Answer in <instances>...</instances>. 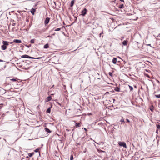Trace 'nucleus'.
I'll use <instances>...</instances> for the list:
<instances>
[{
	"label": "nucleus",
	"mask_w": 160,
	"mask_h": 160,
	"mask_svg": "<svg viewBox=\"0 0 160 160\" xmlns=\"http://www.w3.org/2000/svg\"><path fill=\"white\" fill-rule=\"evenodd\" d=\"M2 43L3 45L1 46V48L3 50H5L7 49V46L9 45V42L7 41H2Z\"/></svg>",
	"instance_id": "1"
},
{
	"label": "nucleus",
	"mask_w": 160,
	"mask_h": 160,
	"mask_svg": "<svg viewBox=\"0 0 160 160\" xmlns=\"http://www.w3.org/2000/svg\"><path fill=\"white\" fill-rule=\"evenodd\" d=\"M22 58H32V59H40L41 58H42V57H38L37 58H35L33 57H31L28 55H23L22 56H21Z\"/></svg>",
	"instance_id": "2"
},
{
	"label": "nucleus",
	"mask_w": 160,
	"mask_h": 160,
	"mask_svg": "<svg viewBox=\"0 0 160 160\" xmlns=\"http://www.w3.org/2000/svg\"><path fill=\"white\" fill-rule=\"evenodd\" d=\"M118 143L120 146H123L126 148H127L126 144L124 142L119 141L118 142Z\"/></svg>",
	"instance_id": "3"
},
{
	"label": "nucleus",
	"mask_w": 160,
	"mask_h": 160,
	"mask_svg": "<svg viewBox=\"0 0 160 160\" xmlns=\"http://www.w3.org/2000/svg\"><path fill=\"white\" fill-rule=\"evenodd\" d=\"M87 9L86 8H84L83 10L82 11L81 15L84 16L87 14Z\"/></svg>",
	"instance_id": "4"
},
{
	"label": "nucleus",
	"mask_w": 160,
	"mask_h": 160,
	"mask_svg": "<svg viewBox=\"0 0 160 160\" xmlns=\"http://www.w3.org/2000/svg\"><path fill=\"white\" fill-rule=\"evenodd\" d=\"M21 42H22V41L20 40L14 39L13 40V42L10 43L12 44L13 42L16 43H21Z\"/></svg>",
	"instance_id": "5"
},
{
	"label": "nucleus",
	"mask_w": 160,
	"mask_h": 160,
	"mask_svg": "<svg viewBox=\"0 0 160 160\" xmlns=\"http://www.w3.org/2000/svg\"><path fill=\"white\" fill-rule=\"evenodd\" d=\"M50 19L48 17L46 18L44 21V24L45 25H47V24L48 23L49 21H50Z\"/></svg>",
	"instance_id": "6"
},
{
	"label": "nucleus",
	"mask_w": 160,
	"mask_h": 160,
	"mask_svg": "<svg viewBox=\"0 0 160 160\" xmlns=\"http://www.w3.org/2000/svg\"><path fill=\"white\" fill-rule=\"evenodd\" d=\"M51 100V96H49L45 100V101L46 102H49V101H50Z\"/></svg>",
	"instance_id": "7"
},
{
	"label": "nucleus",
	"mask_w": 160,
	"mask_h": 160,
	"mask_svg": "<svg viewBox=\"0 0 160 160\" xmlns=\"http://www.w3.org/2000/svg\"><path fill=\"white\" fill-rule=\"evenodd\" d=\"M128 41L127 40H124L122 42V44L124 46H126L127 44V42Z\"/></svg>",
	"instance_id": "8"
},
{
	"label": "nucleus",
	"mask_w": 160,
	"mask_h": 160,
	"mask_svg": "<svg viewBox=\"0 0 160 160\" xmlns=\"http://www.w3.org/2000/svg\"><path fill=\"white\" fill-rule=\"evenodd\" d=\"M112 62L113 63L115 64L117 62V58H114L112 59Z\"/></svg>",
	"instance_id": "9"
},
{
	"label": "nucleus",
	"mask_w": 160,
	"mask_h": 160,
	"mask_svg": "<svg viewBox=\"0 0 160 160\" xmlns=\"http://www.w3.org/2000/svg\"><path fill=\"white\" fill-rule=\"evenodd\" d=\"M2 65H3V67H0V71L4 69L6 67V66L4 64H2Z\"/></svg>",
	"instance_id": "10"
},
{
	"label": "nucleus",
	"mask_w": 160,
	"mask_h": 160,
	"mask_svg": "<svg viewBox=\"0 0 160 160\" xmlns=\"http://www.w3.org/2000/svg\"><path fill=\"white\" fill-rule=\"evenodd\" d=\"M51 107H49L48 108L46 111L47 112L50 113L51 112Z\"/></svg>",
	"instance_id": "11"
},
{
	"label": "nucleus",
	"mask_w": 160,
	"mask_h": 160,
	"mask_svg": "<svg viewBox=\"0 0 160 160\" xmlns=\"http://www.w3.org/2000/svg\"><path fill=\"white\" fill-rule=\"evenodd\" d=\"M34 154V153L32 152V153H28V155L30 157H32Z\"/></svg>",
	"instance_id": "12"
},
{
	"label": "nucleus",
	"mask_w": 160,
	"mask_h": 160,
	"mask_svg": "<svg viewBox=\"0 0 160 160\" xmlns=\"http://www.w3.org/2000/svg\"><path fill=\"white\" fill-rule=\"evenodd\" d=\"M74 0H72V1H71V4H70V6L71 7H72L74 4Z\"/></svg>",
	"instance_id": "13"
},
{
	"label": "nucleus",
	"mask_w": 160,
	"mask_h": 160,
	"mask_svg": "<svg viewBox=\"0 0 160 160\" xmlns=\"http://www.w3.org/2000/svg\"><path fill=\"white\" fill-rule=\"evenodd\" d=\"M45 131L48 132L50 133L51 132V131L50 130V129L48 128H45Z\"/></svg>",
	"instance_id": "14"
},
{
	"label": "nucleus",
	"mask_w": 160,
	"mask_h": 160,
	"mask_svg": "<svg viewBox=\"0 0 160 160\" xmlns=\"http://www.w3.org/2000/svg\"><path fill=\"white\" fill-rule=\"evenodd\" d=\"M49 47V45L48 44H46L44 45L43 48H48Z\"/></svg>",
	"instance_id": "15"
},
{
	"label": "nucleus",
	"mask_w": 160,
	"mask_h": 160,
	"mask_svg": "<svg viewBox=\"0 0 160 160\" xmlns=\"http://www.w3.org/2000/svg\"><path fill=\"white\" fill-rule=\"evenodd\" d=\"M153 108L154 107L153 105L151 106L150 108V109L152 112H153Z\"/></svg>",
	"instance_id": "16"
},
{
	"label": "nucleus",
	"mask_w": 160,
	"mask_h": 160,
	"mask_svg": "<svg viewBox=\"0 0 160 160\" xmlns=\"http://www.w3.org/2000/svg\"><path fill=\"white\" fill-rule=\"evenodd\" d=\"M35 11V9H32V10L31 11V12L33 15H34Z\"/></svg>",
	"instance_id": "17"
},
{
	"label": "nucleus",
	"mask_w": 160,
	"mask_h": 160,
	"mask_svg": "<svg viewBox=\"0 0 160 160\" xmlns=\"http://www.w3.org/2000/svg\"><path fill=\"white\" fill-rule=\"evenodd\" d=\"M156 126L157 128V130L156 132H157V131H158V129H160V125L159 124H157Z\"/></svg>",
	"instance_id": "18"
},
{
	"label": "nucleus",
	"mask_w": 160,
	"mask_h": 160,
	"mask_svg": "<svg viewBox=\"0 0 160 160\" xmlns=\"http://www.w3.org/2000/svg\"><path fill=\"white\" fill-rule=\"evenodd\" d=\"M80 123L79 122H76L75 123V126L76 127H80Z\"/></svg>",
	"instance_id": "19"
},
{
	"label": "nucleus",
	"mask_w": 160,
	"mask_h": 160,
	"mask_svg": "<svg viewBox=\"0 0 160 160\" xmlns=\"http://www.w3.org/2000/svg\"><path fill=\"white\" fill-rule=\"evenodd\" d=\"M35 39H32L31 40L30 42L31 43H34Z\"/></svg>",
	"instance_id": "20"
},
{
	"label": "nucleus",
	"mask_w": 160,
	"mask_h": 160,
	"mask_svg": "<svg viewBox=\"0 0 160 160\" xmlns=\"http://www.w3.org/2000/svg\"><path fill=\"white\" fill-rule=\"evenodd\" d=\"M115 90L117 92H119L120 91V88H118V87H116V88Z\"/></svg>",
	"instance_id": "21"
},
{
	"label": "nucleus",
	"mask_w": 160,
	"mask_h": 160,
	"mask_svg": "<svg viewBox=\"0 0 160 160\" xmlns=\"http://www.w3.org/2000/svg\"><path fill=\"white\" fill-rule=\"evenodd\" d=\"M123 7H124V5L123 4H122L121 5H120L119 7V8H123Z\"/></svg>",
	"instance_id": "22"
},
{
	"label": "nucleus",
	"mask_w": 160,
	"mask_h": 160,
	"mask_svg": "<svg viewBox=\"0 0 160 160\" xmlns=\"http://www.w3.org/2000/svg\"><path fill=\"white\" fill-rule=\"evenodd\" d=\"M34 151L35 152H39V149L37 148V149H36Z\"/></svg>",
	"instance_id": "23"
},
{
	"label": "nucleus",
	"mask_w": 160,
	"mask_h": 160,
	"mask_svg": "<svg viewBox=\"0 0 160 160\" xmlns=\"http://www.w3.org/2000/svg\"><path fill=\"white\" fill-rule=\"evenodd\" d=\"M45 31V30L44 29H42L40 31H38L40 33H41L42 32H43Z\"/></svg>",
	"instance_id": "24"
},
{
	"label": "nucleus",
	"mask_w": 160,
	"mask_h": 160,
	"mask_svg": "<svg viewBox=\"0 0 160 160\" xmlns=\"http://www.w3.org/2000/svg\"><path fill=\"white\" fill-rule=\"evenodd\" d=\"M129 89L131 91H132L133 90V88L132 86L129 85Z\"/></svg>",
	"instance_id": "25"
},
{
	"label": "nucleus",
	"mask_w": 160,
	"mask_h": 160,
	"mask_svg": "<svg viewBox=\"0 0 160 160\" xmlns=\"http://www.w3.org/2000/svg\"><path fill=\"white\" fill-rule=\"evenodd\" d=\"M155 96L158 98H160V94L159 95H155Z\"/></svg>",
	"instance_id": "26"
},
{
	"label": "nucleus",
	"mask_w": 160,
	"mask_h": 160,
	"mask_svg": "<svg viewBox=\"0 0 160 160\" xmlns=\"http://www.w3.org/2000/svg\"><path fill=\"white\" fill-rule=\"evenodd\" d=\"M11 81H12L13 82H15L17 81L16 79L15 78H12L11 79Z\"/></svg>",
	"instance_id": "27"
},
{
	"label": "nucleus",
	"mask_w": 160,
	"mask_h": 160,
	"mask_svg": "<svg viewBox=\"0 0 160 160\" xmlns=\"http://www.w3.org/2000/svg\"><path fill=\"white\" fill-rule=\"evenodd\" d=\"M61 30V28H57V29H56L55 31H59L60 30Z\"/></svg>",
	"instance_id": "28"
},
{
	"label": "nucleus",
	"mask_w": 160,
	"mask_h": 160,
	"mask_svg": "<svg viewBox=\"0 0 160 160\" xmlns=\"http://www.w3.org/2000/svg\"><path fill=\"white\" fill-rule=\"evenodd\" d=\"M70 160H73V157L72 155H71L70 157Z\"/></svg>",
	"instance_id": "29"
},
{
	"label": "nucleus",
	"mask_w": 160,
	"mask_h": 160,
	"mask_svg": "<svg viewBox=\"0 0 160 160\" xmlns=\"http://www.w3.org/2000/svg\"><path fill=\"white\" fill-rule=\"evenodd\" d=\"M120 121L122 122H125L124 121V120L123 118H122L120 120Z\"/></svg>",
	"instance_id": "30"
},
{
	"label": "nucleus",
	"mask_w": 160,
	"mask_h": 160,
	"mask_svg": "<svg viewBox=\"0 0 160 160\" xmlns=\"http://www.w3.org/2000/svg\"><path fill=\"white\" fill-rule=\"evenodd\" d=\"M112 72H109V75L110 76H112Z\"/></svg>",
	"instance_id": "31"
},
{
	"label": "nucleus",
	"mask_w": 160,
	"mask_h": 160,
	"mask_svg": "<svg viewBox=\"0 0 160 160\" xmlns=\"http://www.w3.org/2000/svg\"><path fill=\"white\" fill-rule=\"evenodd\" d=\"M147 46H150V47H152V48H154V47H152L151 46V44H147Z\"/></svg>",
	"instance_id": "32"
},
{
	"label": "nucleus",
	"mask_w": 160,
	"mask_h": 160,
	"mask_svg": "<svg viewBox=\"0 0 160 160\" xmlns=\"http://www.w3.org/2000/svg\"><path fill=\"white\" fill-rule=\"evenodd\" d=\"M126 120L127 121V122H128V123L130 122V121L128 119H126Z\"/></svg>",
	"instance_id": "33"
},
{
	"label": "nucleus",
	"mask_w": 160,
	"mask_h": 160,
	"mask_svg": "<svg viewBox=\"0 0 160 160\" xmlns=\"http://www.w3.org/2000/svg\"><path fill=\"white\" fill-rule=\"evenodd\" d=\"M52 38V36H50V35H48V36L46 37V38Z\"/></svg>",
	"instance_id": "34"
},
{
	"label": "nucleus",
	"mask_w": 160,
	"mask_h": 160,
	"mask_svg": "<svg viewBox=\"0 0 160 160\" xmlns=\"http://www.w3.org/2000/svg\"><path fill=\"white\" fill-rule=\"evenodd\" d=\"M3 105V104H0V107L1 108L2 107Z\"/></svg>",
	"instance_id": "35"
},
{
	"label": "nucleus",
	"mask_w": 160,
	"mask_h": 160,
	"mask_svg": "<svg viewBox=\"0 0 160 160\" xmlns=\"http://www.w3.org/2000/svg\"><path fill=\"white\" fill-rule=\"evenodd\" d=\"M109 92H106L105 94H109Z\"/></svg>",
	"instance_id": "36"
},
{
	"label": "nucleus",
	"mask_w": 160,
	"mask_h": 160,
	"mask_svg": "<svg viewBox=\"0 0 160 160\" xmlns=\"http://www.w3.org/2000/svg\"><path fill=\"white\" fill-rule=\"evenodd\" d=\"M26 158H28L29 159V158L28 156H27Z\"/></svg>",
	"instance_id": "37"
},
{
	"label": "nucleus",
	"mask_w": 160,
	"mask_h": 160,
	"mask_svg": "<svg viewBox=\"0 0 160 160\" xmlns=\"http://www.w3.org/2000/svg\"><path fill=\"white\" fill-rule=\"evenodd\" d=\"M157 37H160V33L158 34V35Z\"/></svg>",
	"instance_id": "38"
},
{
	"label": "nucleus",
	"mask_w": 160,
	"mask_h": 160,
	"mask_svg": "<svg viewBox=\"0 0 160 160\" xmlns=\"http://www.w3.org/2000/svg\"><path fill=\"white\" fill-rule=\"evenodd\" d=\"M84 129L86 131H87V129L86 128H84Z\"/></svg>",
	"instance_id": "39"
},
{
	"label": "nucleus",
	"mask_w": 160,
	"mask_h": 160,
	"mask_svg": "<svg viewBox=\"0 0 160 160\" xmlns=\"http://www.w3.org/2000/svg\"><path fill=\"white\" fill-rule=\"evenodd\" d=\"M112 100H113V102H114V101H115V99H112Z\"/></svg>",
	"instance_id": "40"
},
{
	"label": "nucleus",
	"mask_w": 160,
	"mask_h": 160,
	"mask_svg": "<svg viewBox=\"0 0 160 160\" xmlns=\"http://www.w3.org/2000/svg\"><path fill=\"white\" fill-rule=\"evenodd\" d=\"M0 62H3V61L2 60L0 59Z\"/></svg>",
	"instance_id": "41"
},
{
	"label": "nucleus",
	"mask_w": 160,
	"mask_h": 160,
	"mask_svg": "<svg viewBox=\"0 0 160 160\" xmlns=\"http://www.w3.org/2000/svg\"><path fill=\"white\" fill-rule=\"evenodd\" d=\"M55 35V33L53 34H52V35Z\"/></svg>",
	"instance_id": "42"
},
{
	"label": "nucleus",
	"mask_w": 160,
	"mask_h": 160,
	"mask_svg": "<svg viewBox=\"0 0 160 160\" xmlns=\"http://www.w3.org/2000/svg\"><path fill=\"white\" fill-rule=\"evenodd\" d=\"M134 87L136 88L137 87L136 86H134Z\"/></svg>",
	"instance_id": "43"
},
{
	"label": "nucleus",
	"mask_w": 160,
	"mask_h": 160,
	"mask_svg": "<svg viewBox=\"0 0 160 160\" xmlns=\"http://www.w3.org/2000/svg\"><path fill=\"white\" fill-rule=\"evenodd\" d=\"M66 130H67L68 131H69L68 130V129H66Z\"/></svg>",
	"instance_id": "44"
},
{
	"label": "nucleus",
	"mask_w": 160,
	"mask_h": 160,
	"mask_svg": "<svg viewBox=\"0 0 160 160\" xmlns=\"http://www.w3.org/2000/svg\"><path fill=\"white\" fill-rule=\"evenodd\" d=\"M19 12V11H18V12Z\"/></svg>",
	"instance_id": "45"
},
{
	"label": "nucleus",
	"mask_w": 160,
	"mask_h": 160,
	"mask_svg": "<svg viewBox=\"0 0 160 160\" xmlns=\"http://www.w3.org/2000/svg\"><path fill=\"white\" fill-rule=\"evenodd\" d=\"M75 50H74V51H73L72 52H73V51H75Z\"/></svg>",
	"instance_id": "46"
},
{
	"label": "nucleus",
	"mask_w": 160,
	"mask_h": 160,
	"mask_svg": "<svg viewBox=\"0 0 160 160\" xmlns=\"http://www.w3.org/2000/svg\"><path fill=\"white\" fill-rule=\"evenodd\" d=\"M31 46V45H30L29 46Z\"/></svg>",
	"instance_id": "47"
},
{
	"label": "nucleus",
	"mask_w": 160,
	"mask_h": 160,
	"mask_svg": "<svg viewBox=\"0 0 160 160\" xmlns=\"http://www.w3.org/2000/svg\"><path fill=\"white\" fill-rule=\"evenodd\" d=\"M54 3L55 4V2H54Z\"/></svg>",
	"instance_id": "48"
}]
</instances>
